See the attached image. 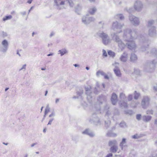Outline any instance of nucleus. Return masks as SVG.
I'll list each match as a JSON object with an SVG mask.
<instances>
[{"instance_id":"1","label":"nucleus","mask_w":157,"mask_h":157,"mask_svg":"<svg viewBox=\"0 0 157 157\" xmlns=\"http://www.w3.org/2000/svg\"><path fill=\"white\" fill-rule=\"evenodd\" d=\"M120 146L122 150L126 151L128 149V147L126 144V139L123 138L120 144Z\"/></svg>"},{"instance_id":"2","label":"nucleus","mask_w":157,"mask_h":157,"mask_svg":"<svg viewBox=\"0 0 157 157\" xmlns=\"http://www.w3.org/2000/svg\"><path fill=\"white\" fill-rule=\"evenodd\" d=\"M101 36L103 39V42L104 44H106L109 43V41L108 40H107V36L106 34L104 33H102L101 34Z\"/></svg>"},{"instance_id":"3","label":"nucleus","mask_w":157,"mask_h":157,"mask_svg":"<svg viewBox=\"0 0 157 157\" xmlns=\"http://www.w3.org/2000/svg\"><path fill=\"white\" fill-rule=\"evenodd\" d=\"M117 95L114 93L112 94L111 98V101L113 105H115L117 101Z\"/></svg>"},{"instance_id":"4","label":"nucleus","mask_w":157,"mask_h":157,"mask_svg":"<svg viewBox=\"0 0 157 157\" xmlns=\"http://www.w3.org/2000/svg\"><path fill=\"white\" fill-rule=\"evenodd\" d=\"M82 133L83 134H87L91 137L94 136L95 135V134L90 131L89 129H86L85 131L83 132Z\"/></svg>"},{"instance_id":"5","label":"nucleus","mask_w":157,"mask_h":157,"mask_svg":"<svg viewBox=\"0 0 157 157\" xmlns=\"http://www.w3.org/2000/svg\"><path fill=\"white\" fill-rule=\"evenodd\" d=\"M114 71L116 75L118 77H121V74L120 70L118 67H116L114 70Z\"/></svg>"},{"instance_id":"6","label":"nucleus","mask_w":157,"mask_h":157,"mask_svg":"<svg viewBox=\"0 0 157 157\" xmlns=\"http://www.w3.org/2000/svg\"><path fill=\"white\" fill-rule=\"evenodd\" d=\"M111 151L113 152H115L117 151L118 147L117 145L112 146L111 148Z\"/></svg>"},{"instance_id":"7","label":"nucleus","mask_w":157,"mask_h":157,"mask_svg":"<svg viewBox=\"0 0 157 157\" xmlns=\"http://www.w3.org/2000/svg\"><path fill=\"white\" fill-rule=\"evenodd\" d=\"M109 144L110 146H115L117 145V141L115 140L110 141L109 142Z\"/></svg>"},{"instance_id":"8","label":"nucleus","mask_w":157,"mask_h":157,"mask_svg":"<svg viewBox=\"0 0 157 157\" xmlns=\"http://www.w3.org/2000/svg\"><path fill=\"white\" fill-rule=\"evenodd\" d=\"M96 10L95 8H90L89 10V12L91 14H93L96 12Z\"/></svg>"},{"instance_id":"9","label":"nucleus","mask_w":157,"mask_h":157,"mask_svg":"<svg viewBox=\"0 0 157 157\" xmlns=\"http://www.w3.org/2000/svg\"><path fill=\"white\" fill-rule=\"evenodd\" d=\"M12 18V16L11 15H9L8 16H6L3 18V20L4 21H5L6 20H10Z\"/></svg>"},{"instance_id":"10","label":"nucleus","mask_w":157,"mask_h":157,"mask_svg":"<svg viewBox=\"0 0 157 157\" xmlns=\"http://www.w3.org/2000/svg\"><path fill=\"white\" fill-rule=\"evenodd\" d=\"M107 135L109 136H117V134L115 133H113L111 131L108 132L107 133Z\"/></svg>"},{"instance_id":"11","label":"nucleus","mask_w":157,"mask_h":157,"mask_svg":"<svg viewBox=\"0 0 157 157\" xmlns=\"http://www.w3.org/2000/svg\"><path fill=\"white\" fill-rule=\"evenodd\" d=\"M151 117L150 116H144V121L146 122H147L151 119Z\"/></svg>"},{"instance_id":"12","label":"nucleus","mask_w":157,"mask_h":157,"mask_svg":"<svg viewBox=\"0 0 157 157\" xmlns=\"http://www.w3.org/2000/svg\"><path fill=\"white\" fill-rule=\"evenodd\" d=\"M137 58L135 54H132L131 55V59L132 61H133L136 60Z\"/></svg>"},{"instance_id":"13","label":"nucleus","mask_w":157,"mask_h":157,"mask_svg":"<svg viewBox=\"0 0 157 157\" xmlns=\"http://www.w3.org/2000/svg\"><path fill=\"white\" fill-rule=\"evenodd\" d=\"M2 44L5 47H7L8 45V42L6 40H4L2 42Z\"/></svg>"},{"instance_id":"14","label":"nucleus","mask_w":157,"mask_h":157,"mask_svg":"<svg viewBox=\"0 0 157 157\" xmlns=\"http://www.w3.org/2000/svg\"><path fill=\"white\" fill-rule=\"evenodd\" d=\"M108 54L112 57H114L115 56V53L111 51H109L108 52Z\"/></svg>"},{"instance_id":"15","label":"nucleus","mask_w":157,"mask_h":157,"mask_svg":"<svg viewBox=\"0 0 157 157\" xmlns=\"http://www.w3.org/2000/svg\"><path fill=\"white\" fill-rule=\"evenodd\" d=\"M121 59L122 61H126L127 60V57L124 56H122L121 58Z\"/></svg>"},{"instance_id":"16","label":"nucleus","mask_w":157,"mask_h":157,"mask_svg":"<svg viewBox=\"0 0 157 157\" xmlns=\"http://www.w3.org/2000/svg\"><path fill=\"white\" fill-rule=\"evenodd\" d=\"M139 96H140V94H139L136 93L135 94V95L134 96V98L135 99H137L139 97Z\"/></svg>"},{"instance_id":"17","label":"nucleus","mask_w":157,"mask_h":157,"mask_svg":"<svg viewBox=\"0 0 157 157\" xmlns=\"http://www.w3.org/2000/svg\"><path fill=\"white\" fill-rule=\"evenodd\" d=\"M49 111L50 110L49 108H46L45 111V115L47 114L49 112Z\"/></svg>"},{"instance_id":"18","label":"nucleus","mask_w":157,"mask_h":157,"mask_svg":"<svg viewBox=\"0 0 157 157\" xmlns=\"http://www.w3.org/2000/svg\"><path fill=\"white\" fill-rule=\"evenodd\" d=\"M66 52H66V50H65V51L64 50L63 51H60V53L61 55V56H62V55H63L64 54H65Z\"/></svg>"},{"instance_id":"19","label":"nucleus","mask_w":157,"mask_h":157,"mask_svg":"<svg viewBox=\"0 0 157 157\" xmlns=\"http://www.w3.org/2000/svg\"><path fill=\"white\" fill-rule=\"evenodd\" d=\"M132 137L134 139H137L138 138V136L137 135H135L133 136Z\"/></svg>"},{"instance_id":"20","label":"nucleus","mask_w":157,"mask_h":157,"mask_svg":"<svg viewBox=\"0 0 157 157\" xmlns=\"http://www.w3.org/2000/svg\"><path fill=\"white\" fill-rule=\"evenodd\" d=\"M141 118V115L140 114H138L136 116V118L137 119L139 120Z\"/></svg>"},{"instance_id":"21","label":"nucleus","mask_w":157,"mask_h":157,"mask_svg":"<svg viewBox=\"0 0 157 157\" xmlns=\"http://www.w3.org/2000/svg\"><path fill=\"white\" fill-rule=\"evenodd\" d=\"M112 154L111 153H109L108 154L106 157H112Z\"/></svg>"},{"instance_id":"22","label":"nucleus","mask_w":157,"mask_h":157,"mask_svg":"<svg viewBox=\"0 0 157 157\" xmlns=\"http://www.w3.org/2000/svg\"><path fill=\"white\" fill-rule=\"evenodd\" d=\"M132 99V96L131 95H130L128 96V100L130 101Z\"/></svg>"},{"instance_id":"23","label":"nucleus","mask_w":157,"mask_h":157,"mask_svg":"<svg viewBox=\"0 0 157 157\" xmlns=\"http://www.w3.org/2000/svg\"><path fill=\"white\" fill-rule=\"evenodd\" d=\"M104 78L106 79H108L109 78L108 76L107 75H105L104 76Z\"/></svg>"},{"instance_id":"24","label":"nucleus","mask_w":157,"mask_h":157,"mask_svg":"<svg viewBox=\"0 0 157 157\" xmlns=\"http://www.w3.org/2000/svg\"><path fill=\"white\" fill-rule=\"evenodd\" d=\"M47 131V129L46 128H44V129H43V130L44 133H45Z\"/></svg>"},{"instance_id":"25","label":"nucleus","mask_w":157,"mask_h":157,"mask_svg":"<svg viewBox=\"0 0 157 157\" xmlns=\"http://www.w3.org/2000/svg\"><path fill=\"white\" fill-rule=\"evenodd\" d=\"M33 0H28L27 1V3H29V4H30L32 2V1H33Z\"/></svg>"},{"instance_id":"26","label":"nucleus","mask_w":157,"mask_h":157,"mask_svg":"<svg viewBox=\"0 0 157 157\" xmlns=\"http://www.w3.org/2000/svg\"><path fill=\"white\" fill-rule=\"evenodd\" d=\"M52 120H50L49 121V122H48V124H51L52 122Z\"/></svg>"},{"instance_id":"27","label":"nucleus","mask_w":157,"mask_h":157,"mask_svg":"<svg viewBox=\"0 0 157 157\" xmlns=\"http://www.w3.org/2000/svg\"><path fill=\"white\" fill-rule=\"evenodd\" d=\"M100 74H102V72L100 71H98L97 73V75H98Z\"/></svg>"},{"instance_id":"28","label":"nucleus","mask_w":157,"mask_h":157,"mask_svg":"<svg viewBox=\"0 0 157 157\" xmlns=\"http://www.w3.org/2000/svg\"><path fill=\"white\" fill-rule=\"evenodd\" d=\"M64 3V2L63 1H62L60 3V5H63Z\"/></svg>"},{"instance_id":"29","label":"nucleus","mask_w":157,"mask_h":157,"mask_svg":"<svg viewBox=\"0 0 157 157\" xmlns=\"http://www.w3.org/2000/svg\"><path fill=\"white\" fill-rule=\"evenodd\" d=\"M36 144L35 143H33V144H32L31 145V147H33Z\"/></svg>"},{"instance_id":"30","label":"nucleus","mask_w":157,"mask_h":157,"mask_svg":"<svg viewBox=\"0 0 157 157\" xmlns=\"http://www.w3.org/2000/svg\"><path fill=\"white\" fill-rule=\"evenodd\" d=\"M103 55L104 56H107V54L106 52H104V53H103Z\"/></svg>"},{"instance_id":"31","label":"nucleus","mask_w":157,"mask_h":157,"mask_svg":"<svg viewBox=\"0 0 157 157\" xmlns=\"http://www.w3.org/2000/svg\"><path fill=\"white\" fill-rule=\"evenodd\" d=\"M28 156V154H25V155L24 156V157H27Z\"/></svg>"},{"instance_id":"32","label":"nucleus","mask_w":157,"mask_h":157,"mask_svg":"<svg viewBox=\"0 0 157 157\" xmlns=\"http://www.w3.org/2000/svg\"><path fill=\"white\" fill-rule=\"evenodd\" d=\"M47 93H48V91H45V96H46Z\"/></svg>"},{"instance_id":"33","label":"nucleus","mask_w":157,"mask_h":157,"mask_svg":"<svg viewBox=\"0 0 157 157\" xmlns=\"http://www.w3.org/2000/svg\"><path fill=\"white\" fill-rule=\"evenodd\" d=\"M155 124H157V119L155 121Z\"/></svg>"},{"instance_id":"34","label":"nucleus","mask_w":157,"mask_h":157,"mask_svg":"<svg viewBox=\"0 0 157 157\" xmlns=\"http://www.w3.org/2000/svg\"><path fill=\"white\" fill-rule=\"evenodd\" d=\"M46 69L45 68H41V70H45Z\"/></svg>"},{"instance_id":"35","label":"nucleus","mask_w":157,"mask_h":157,"mask_svg":"<svg viewBox=\"0 0 157 157\" xmlns=\"http://www.w3.org/2000/svg\"><path fill=\"white\" fill-rule=\"evenodd\" d=\"M90 2H93L95 1V0H89Z\"/></svg>"},{"instance_id":"36","label":"nucleus","mask_w":157,"mask_h":157,"mask_svg":"<svg viewBox=\"0 0 157 157\" xmlns=\"http://www.w3.org/2000/svg\"><path fill=\"white\" fill-rule=\"evenodd\" d=\"M52 55H53L52 54H49L48 55V56H52Z\"/></svg>"},{"instance_id":"37","label":"nucleus","mask_w":157,"mask_h":157,"mask_svg":"<svg viewBox=\"0 0 157 157\" xmlns=\"http://www.w3.org/2000/svg\"><path fill=\"white\" fill-rule=\"evenodd\" d=\"M59 101V100L58 99H56V102H57L58 101Z\"/></svg>"},{"instance_id":"38","label":"nucleus","mask_w":157,"mask_h":157,"mask_svg":"<svg viewBox=\"0 0 157 157\" xmlns=\"http://www.w3.org/2000/svg\"><path fill=\"white\" fill-rule=\"evenodd\" d=\"M3 144H5L6 145H7L8 144L7 143L6 144V143H3Z\"/></svg>"},{"instance_id":"39","label":"nucleus","mask_w":157,"mask_h":157,"mask_svg":"<svg viewBox=\"0 0 157 157\" xmlns=\"http://www.w3.org/2000/svg\"><path fill=\"white\" fill-rule=\"evenodd\" d=\"M8 89H9V88H6V89H5V91H7V90Z\"/></svg>"},{"instance_id":"40","label":"nucleus","mask_w":157,"mask_h":157,"mask_svg":"<svg viewBox=\"0 0 157 157\" xmlns=\"http://www.w3.org/2000/svg\"><path fill=\"white\" fill-rule=\"evenodd\" d=\"M53 114H52L50 115H49V117H51V116H53Z\"/></svg>"},{"instance_id":"41","label":"nucleus","mask_w":157,"mask_h":157,"mask_svg":"<svg viewBox=\"0 0 157 157\" xmlns=\"http://www.w3.org/2000/svg\"><path fill=\"white\" fill-rule=\"evenodd\" d=\"M74 65L75 67H76L78 66V65H77V64H75Z\"/></svg>"},{"instance_id":"42","label":"nucleus","mask_w":157,"mask_h":157,"mask_svg":"<svg viewBox=\"0 0 157 157\" xmlns=\"http://www.w3.org/2000/svg\"><path fill=\"white\" fill-rule=\"evenodd\" d=\"M86 69L87 70H89V67H86Z\"/></svg>"},{"instance_id":"43","label":"nucleus","mask_w":157,"mask_h":157,"mask_svg":"<svg viewBox=\"0 0 157 157\" xmlns=\"http://www.w3.org/2000/svg\"><path fill=\"white\" fill-rule=\"evenodd\" d=\"M36 154H38L39 153V152H36Z\"/></svg>"},{"instance_id":"44","label":"nucleus","mask_w":157,"mask_h":157,"mask_svg":"<svg viewBox=\"0 0 157 157\" xmlns=\"http://www.w3.org/2000/svg\"><path fill=\"white\" fill-rule=\"evenodd\" d=\"M55 2L57 3L58 4V2H57V1H56V0H55Z\"/></svg>"},{"instance_id":"45","label":"nucleus","mask_w":157,"mask_h":157,"mask_svg":"<svg viewBox=\"0 0 157 157\" xmlns=\"http://www.w3.org/2000/svg\"><path fill=\"white\" fill-rule=\"evenodd\" d=\"M155 157H157V154Z\"/></svg>"},{"instance_id":"46","label":"nucleus","mask_w":157,"mask_h":157,"mask_svg":"<svg viewBox=\"0 0 157 157\" xmlns=\"http://www.w3.org/2000/svg\"><path fill=\"white\" fill-rule=\"evenodd\" d=\"M43 107H42L41 108V110H42V108H43Z\"/></svg>"},{"instance_id":"47","label":"nucleus","mask_w":157,"mask_h":157,"mask_svg":"<svg viewBox=\"0 0 157 157\" xmlns=\"http://www.w3.org/2000/svg\"><path fill=\"white\" fill-rule=\"evenodd\" d=\"M150 157H155V156L153 157V156H152Z\"/></svg>"},{"instance_id":"48","label":"nucleus","mask_w":157,"mask_h":157,"mask_svg":"<svg viewBox=\"0 0 157 157\" xmlns=\"http://www.w3.org/2000/svg\"><path fill=\"white\" fill-rule=\"evenodd\" d=\"M25 65L24 66V67H25Z\"/></svg>"}]
</instances>
